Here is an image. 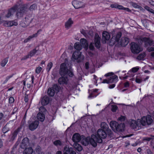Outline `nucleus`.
Masks as SVG:
<instances>
[{"instance_id": "5701e85b", "label": "nucleus", "mask_w": 154, "mask_h": 154, "mask_svg": "<svg viewBox=\"0 0 154 154\" xmlns=\"http://www.w3.org/2000/svg\"><path fill=\"white\" fill-rule=\"evenodd\" d=\"M109 33L106 31H104L102 34V39L105 40H108L110 38Z\"/></svg>"}, {"instance_id": "6e6552de", "label": "nucleus", "mask_w": 154, "mask_h": 154, "mask_svg": "<svg viewBox=\"0 0 154 154\" xmlns=\"http://www.w3.org/2000/svg\"><path fill=\"white\" fill-rule=\"evenodd\" d=\"M140 41L142 42H144L146 46H147L148 45L150 46H154V42L150 39L149 38L144 37L140 38Z\"/></svg>"}, {"instance_id": "7ed1b4c3", "label": "nucleus", "mask_w": 154, "mask_h": 154, "mask_svg": "<svg viewBox=\"0 0 154 154\" xmlns=\"http://www.w3.org/2000/svg\"><path fill=\"white\" fill-rule=\"evenodd\" d=\"M59 73L61 76L68 75L69 77H72L73 75L71 68L70 66L68 67L65 63H62L60 65Z\"/></svg>"}, {"instance_id": "0eeeda50", "label": "nucleus", "mask_w": 154, "mask_h": 154, "mask_svg": "<svg viewBox=\"0 0 154 154\" xmlns=\"http://www.w3.org/2000/svg\"><path fill=\"white\" fill-rule=\"evenodd\" d=\"M56 154H62L61 151H57ZM63 154H76L75 152L72 150L71 148H69L67 146L65 147L64 150Z\"/></svg>"}, {"instance_id": "864d4df0", "label": "nucleus", "mask_w": 154, "mask_h": 154, "mask_svg": "<svg viewBox=\"0 0 154 154\" xmlns=\"http://www.w3.org/2000/svg\"><path fill=\"white\" fill-rule=\"evenodd\" d=\"M139 69L138 67H135L133 68L131 70L132 71L134 72H136Z\"/></svg>"}, {"instance_id": "ea45409f", "label": "nucleus", "mask_w": 154, "mask_h": 154, "mask_svg": "<svg viewBox=\"0 0 154 154\" xmlns=\"http://www.w3.org/2000/svg\"><path fill=\"white\" fill-rule=\"evenodd\" d=\"M8 61V58H6L4 59L1 62V64L2 66L4 67L5 66L6 64L7 63Z\"/></svg>"}, {"instance_id": "ddd939ff", "label": "nucleus", "mask_w": 154, "mask_h": 154, "mask_svg": "<svg viewBox=\"0 0 154 154\" xmlns=\"http://www.w3.org/2000/svg\"><path fill=\"white\" fill-rule=\"evenodd\" d=\"M31 22V20L25 17L20 23V25L23 27H25L28 26Z\"/></svg>"}, {"instance_id": "4468645a", "label": "nucleus", "mask_w": 154, "mask_h": 154, "mask_svg": "<svg viewBox=\"0 0 154 154\" xmlns=\"http://www.w3.org/2000/svg\"><path fill=\"white\" fill-rule=\"evenodd\" d=\"M51 100V98L47 96L44 97L41 100V103L42 106L48 105Z\"/></svg>"}, {"instance_id": "20e7f679", "label": "nucleus", "mask_w": 154, "mask_h": 154, "mask_svg": "<svg viewBox=\"0 0 154 154\" xmlns=\"http://www.w3.org/2000/svg\"><path fill=\"white\" fill-rule=\"evenodd\" d=\"M28 4H25L21 6L16 14L18 18L22 17L23 14L26 13L28 10Z\"/></svg>"}, {"instance_id": "4c0bfd02", "label": "nucleus", "mask_w": 154, "mask_h": 154, "mask_svg": "<svg viewBox=\"0 0 154 154\" xmlns=\"http://www.w3.org/2000/svg\"><path fill=\"white\" fill-rule=\"evenodd\" d=\"M54 144L57 146H61L62 145V143L59 140H57L54 142Z\"/></svg>"}, {"instance_id": "f704fd0d", "label": "nucleus", "mask_w": 154, "mask_h": 154, "mask_svg": "<svg viewBox=\"0 0 154 154\" xmlns=\"http://www.w3.org/2000/svg\"><path fill=\"white\" fill-rule=\"evenodd\" d=\"M100 127L101 128L106 131L109 128L108 125L105 122H103L101 123Z\"/></svg>"}, {"instance_id": "8fccbe9b", "label": "nucleus", "mask_w": 154, "mask_h": 154, "mask_svg": "<svg viewBox=\"0 0 154 154\" xmlns=\"http://www.w3.org/2000/svg\"><path fill=\"white\" fill-rule=\"evenodd\" d=\"M89 48L90 50H93L94 49V44L91 43L89 45Z\"/></svg>"}, {"instance_id": "37998d69", "label": "nucleus", "mask_w": 154, "mask_h": 154, "mask_svg": "<svg viewBox=\"0 0 154 154\" xmlns=\"http://www.w3.org/2000/svg\"><path fill=\"white\" fill-rule=\"evenodd\" d=\"M118 107L116 105H111V110L113 112H115L118 110Z\"/></svg>"}, {"instance_id": "423d86ee", "label": "nucleus", "mask_w": 154, "mask_h": 154, "mask_svg": "<svg viewBox=\"0 0 154 154\" xmlns=\"http://www.w3.org/2000/svg\"><path fill=\"white\" fill-rule=\"evenodd\" d=\"M72 57L74 59L77 60L78 62L81 61L84 58V56L81 54V53L78 51H75L74 52Z\"/></svg>"}, {"instance_id": "a18cd8bd", "label": "nucleus", "mask_w": 154, "mask_h": 154, "mask_svg": "<svg viewBox=\"0 0 154 154\" xmlns=\"http://www.w3.org/2000/svg\"><path fill=\"white\" fill-rule=\"evenodd\" d=\"M39 112H41V113H44L46 111V109H45V108L43 106H41L39 109Z\"/></svg>"}, {"instance_id": "f8f14e48", "label": "nucleus", "mask_w": 154, "mask_h": 154, "mask_svg": "<svg viewBox=\"0 0 154 154\" xmlns=\"http://www.w3.org/2000/svg\"><path fill=\"white\" fill-rule=\"evenodd\" d=\"M4 24L6 27H11L13 26H17L18 25V23L16 20L8 21H5Z\"/></svg>"}, {"instance_id": "2eb2a0df", "label": "nucleus", "mask_w": 154, "mask_h": 154, "mask_svg": "<svg viewBox=\"0 0 154 154\" xmlns=\"http://www.w3.org/2000/svg\"><path fill=\"white\" fill-rule=\"evenodd\" d=\"M72 4L74 8L78 9L83 7V4L82 2L76 0H74L72 2Z\"/></svg>"}, {"instance_id": "a878e982", "label": "nucleus", "mask_w": 154, "mask_h": 154, "mask_svg": "<svg viewBox=\"0 0 154 154\" xmlns=\"http://www.w3.org/2000/svg\"><path fill=\"white\" fill-rule=\"evenodd\" d=\"M73 22L71 18H69L68 20L66 23L65 24V26L66 28L68 29L73 24Z\"/></svg>"}, {"instance_id": "69168bd1", "label": "nucleus", "mask_w": 154, "mask_h": 154, "mask_svg": "<svg viewBox=\"0 0 154 154\" xmlns=\"http://www.w3.org/2000/svg\"><path fill=\"white\" fill-rule=\"evenodd\" d=\"M129 83L128 82H126L124 84V87L125 88L128 87L129 86Z\"/></svg>"}, {"instance_id": "680f3d73", "label": "nucleus", "mask_w": 154, "mask_h": 154, "mask_svg": "<svg viewBox=\"0 0 154 154\" xmlns=\"http://www.w3.org/2000/svg\"><path fill=\"white\" fill-rule=\"evenodd\" d=\"M18 109L17 108V107H15L14 108V109H13V112H12V114H14L15 113L17 112V111Z\"/></svg>"}, {"instance_id": "c9c22d12", "label": "nucleus", "mask_w": 154, "mask_h": 154, "mask_svg": "<svg viewBox=\"0 0 154 154\" xmlns=\"http://www.w3.org/2000/svg\"><path fill=\"white\" fill-rule=\"evenodd\" d=\"M74 147L79 151H81L82 149V147L78 143H75L74 144Z\"/></svg>"}, {"instance_id": "13d9d810", "label": "nucleus", "mask_w": 154, "mask_h": 154, "mask_svg": "<svg viewBox=\"0 0 154 154\" xmlns=\"http://www.w3.org/2000/svg\"><path fill=\"white\" fill-rule=\"evenodd\" d=\"M147 50L149 52L154 51V47H149L147 48Z\"/></svg>"}, {"instance_id": "052dcab7", "label": "nucleus", "mask_w": 154, "mask_h": 154, "mask_svg": "<svg viewBox=\"0 0 154 154\" xmlns=\"http://www.w3.org/2000/svg\"><path fill=\"white\" fill-rule=\"evenodd\" d=\"M131 5L133 7L135 8H137L138 7V5L137 4L134 3H132Z\"/></svg>"}, {"instance_id": "393cba45", "label": "nucleus", "mask_w": 154, "mask_h": 154, "mask_svg": "<svg viewBox=\"0 0 154 154\" xmlns=\"http://www.w3.org/2000/svg\"><path fill=\"white\" fill-rule=\"evenodd\" d=\"M118 123L115 121H112L110 122V125L112 130L115 131L116 127L118 125Z\"/></svg>"}, {"instance_id": "774afa93", "label": "nucleus", "mask_w": 154, "mask_h": 154, "mask_svg": "<svg viewBox=\"0 0 154 154\" xmlns=\"http://www.w3.org/2000/svg\"><path fill=\"white\" fill-rule=\"evenodd\" d=\"M146 152L147 154H151L152 153V152L149 149H147Z\"/></svg>"}, {"instance_id": "e433bc0d", "label": "nucleus", "mask_w": 154, "mask_h": 154, "mask_svg": "<svg viewBox=\"0 0 154 154\" xmlns=\"http://www.w3.org/2000/svg\"><path fill=\"white\" fill-rule=\"evenodd\" d=\"M146 55L144 53L140 54L137 57V59L139 60H142L145 57Z\"/></svg>"}, {"instance_id": "bb28decb", "label": "nucleus", "mask_w": 154, "mask_h": 154, "mask_svg": "<svg viewBox=\"0 0 154 154\" xmlns=\"http://www.w3.org/2000/svg\"><path fill=\"white\" fill-rule=\"evenodd\" d=\"M80 43L83 45L84 48H87L88 44L87 41L85 38H81L80 40Z\"/></svg>"}, {"instance_id": "58836bf2", "label": "nucleus", "mask_w": 154, "mask_h": 154, "mask_svg": "<svg viewBox=\"0 0 154 154\" xmlns=\"http://www.w3.org/2000/svg\"><path fill=\"white\" fill-rule=\"evenodd\" d=\"M37 8V5L35 4H33L29 8V10L31 11H33L35 10Z\"/></svg>"}, {"instance_id": "4be33fe9", "label": "nucleus", "mask_w": 154, "mask_h": 154, "mask_svg": "<svg viewBox=\"0 0 154 154\" xmlns=\"http://www.w3.org/2000/svg\"><path fill=\"white\" fill-rule=\"evenodd\" d=\"M38 119L41 122H43L45 119V116L44 113L39 112L37 115V116Z\"/></svg>"}, {"instance_id": "79ce46f5", "label": "nucleus", "mask_w": 154, "mask_h": 154, "mask_svg": "<svg viewBox=\"0 0 154 154\" xmlns=\"http://www.w3.org/2000/svg\"><path fill=\"white\" fill-rule=\"evenodd\" d=\"M53 66V63L51 62H50L48 63V64L47 65V68H46V70H47L48 72H49L50 69L52 68Z\"/></svg>"}, {"instance_id": "39448f33", "label": "nucleus", "mask_w": 154, "mask_h": 154, "mask_svg": "<svg viewBox=\"0 0 154 154\" xmlns=\"http://www.w3.org/2000/svg\"><path fill=\"white\" fill-rule=\"evenodd\" d=\"M131 52L134 54H138L142 51V48L138 44L134 42L131 43Z\"/></svg>"}, {"instance_id": "a211bd4d", "label": "nucleus", "mask_w": 154, "mask_h": 154, "mask_svg": "<svg viewBox=\"0 0 154 154\" xmlns=\"http://www.w3.org/2000/svg\"><path fill=\"white\" fill-rule=\"evenodd\" d=\"M72 140L75 143L79 142L81 140V137L78 133H75L73 134L72 137Z\"/></svg>"}, {"instance_id": "f3484780", "label": "nucleus", "mask_w": 154, "mask_h": 154, "mask_svg": "<svg viewBox=\"0 0 154 154\" xmlns=\"http://www.w3.org/2000/svg\"><path fill=\"white\" fill-rule=\"evenodd\" d=\"M29 144L28 139L26 137L23 140L20 145V147L21 148L24 149L26 148Z\"/></svg>"}, {"instance_id": "cd10ccee", "label": "nucleus", "mask_w": 154, "mask_h": 154, "mask_svg": "<svg viewBox=\"0 0 154 154\" xmlns=\"http://www.w3.org/2000/svg\"><path fill=\"white\" fill-rule=\"evenodd\" d=\"M74 48L78 50H80L82 48V46L80 43L77 42L75 43L74 45Z\"/></svg>"}, {"instance_id": "1a4fd4ad", "label": "nucleus", "mask_w": 154, "mask_h": 154, "mask_svg": "<svg viewBox=\"0 0 154 154\" xmlns=\"http://www.w3.org/2000/svg\"><path fill=\"white\" fill-rule=\"evenodd\" d=\"M18 8V6L17 5H14L13 7L8 10L7 14L5 15L6 17L7 18H9L13 15Z\"/></svg>"}, {"instance_id": "9b49d317", "label": "nucleus", "mask_w": 154, "mask_h": 154, "mask_svg": "<svg viewBox=\"0 0 154 154\" xmlns=\"http://www.w3.org/2000/svg\"><path fill=\"white\" fill-rule=\"evenodd\" d=\"M122 35V33L120 32L117 34L116 37H113L110 40V42L112 43V45H114L116 42H118L120 38Z\"/></svg>"}, {"instance_id": "c03bdc74", "label": "nucleus", "mask_w": 154, "mask_h": 154, "mask_svg": "<svg viewBox=\"0 0 154 154\" xmlns=\"http://www.w3.org/2000/svg\"><path fill=\"white\" fill-rule=\"evenodd\" d=\"M41 148L40 146H38L35 149L36 152L38 153V154H44V153L41 152Z\"/></svg>"}, {"instance_id": "72a5a7b5", "label": "nucleus", "mask_w": 154, "mask_h": 154, "mask_svg": "<svg viewBox=\"0 0 154 154\" xmlns=\"http://www.w3.org/2000/svg\"><path fill=\"white\" fill-rule=\"evenodd\" d=\"M54 91L53 89L52 88H49L48 90V93L49 95L50 96H53L54 94Z\"/></svg>"}, {"instance_id": "4d7b16f0", "label": "nucleus", "mask_w": 154, "mask_h": 154, "mask_svg": "<svg viewBox=\"0 0 154 154\" xmlns=\"http://www.w3.org/2000/svg\"><path fill=\"white\" fill-rule=\"evenodd\" d=\"M29 57H30L28 55V54L27 55H26V56H25L24 57H23L21 59V60H26L27 59H28V58H29Z\"/></svg>"}, {"instance_id": "2f4dec72", "label": "nucleus", "mask_w": 154, "mask_h": 154, "mask_svg": "<svg viewBox=\"0 0 154 154\" xmlns=\"http://www.w3.org/2000/svg\"><path fill=\"white\" fill-rule=\"evenodd\" d=\"M20 131V128H18L16 130L13 132L12 136L11 137V139L13 140L17 137V134Z\"/></svg>"}, {"instance_id": "e2e57ef3", "label": "nucleus", "mask_w": 154, "mask_h": 154, "mask_svg": "<svg viewBox=\"0 0 154 154\" xmlns=\"http://www.w3.org/2000/svg\"><path fill=\"white\" fill-rule=\"evenodd\" d=\"M89 63L88 62H87L85 63V68L86 69H89Z\"/></svg>"}, {"instance_id": "7c9ffc66", "label": "nucleus", "mask_w": 154, "mask_h": 154, "mask_svg": "<svg viewBox=\"0 0 154 154\" xmlns=\"http://www.w3.org/2000/svg\"><path fill=\"white\" fill-rule=\"evenodd\" d=\"M38 50V49H36V48H35L30 51L28 54L30 57H31L34 56L37 52Z\"/></svg>"}, {"instance_id": "09e8293b", "label": "nucleus", "mask_w": 154, "mask_h": 154, "mask_svg": "<svg viewBox=\"0 0 154 154\" xmlns=\"http://www.w3.org/2000/svg\"><path fill=\"white\" fill-rule=\"evenodd\" d=\"M125 118L124 116H121L118 118V120L121 121H123L125 120Z\"/></svg>"}, {"instance_id": "dca6fc26", "label": "nucleus", "mask_w": 154, "mask_h": 154, "mask_svg": "<svg viewBox=\"0 0 154 154\" xmlns=\"http://www.w3.org/2000/svg\"><path fill=\"white\" fill-rule=\"evenodd\" d=\"M100 38L98 34H96L94 37V42L95 47L97 48L100 47Z\"/></svg>"}, {"instance_id": "f03ea898", "label": "nucleus", "mask_w": 154, "mask_h": 154, "mask_svg": "<svg viewBox=\"0 0 154 154\" xmlns=\"http://www.w3.org/2000/svg\"><path fill=\"white\" fill-rule=\"evenodd\" d=\"M153 122L151 116L148 115L143 116L141 119H138L137 121L131 120L129 122L130 126L135 130H138L142 126L150 125Z\"/></svg>"}, {"instance_id": "49530a36", "label": "nucleus", "mask_w": 154, "mask_h": 154, "mask_svg": "<svg viewBox=\"0 0 154 154\" xmlns=\"http://www.w3.org/2000/svg\"><path fill=\"white\" fill-rule=\"evenodd\" d=\"M13 75H11L8 76L6 78L4 82L3 83L5 84L6 83L8 80L10 79L13 76Z\"/></svg>"}, {"instance_id": "6e6d98bb", "label": "nucleus", "mask_w": 154, "mask_h": 154, "mask_svg": "<svg viewBox=\"0 0 154 154\" xmlns=\"http://www.w3.org/2000/svg\"><path fill=\"white\" fill-rule=\"evenodd\" d=\"M114 75V73L112 72H110L108 73L105 75L106 77L109 76L111 75Z\"/></svg>"}, {"instance_id": "6ab92c4d", "label": "nucleus", "mask_w": 154, "mask_h": 154, "mask_svg": "<svg viewBox=\"0 0 154 154\" xmlns=\"http://www.w3.org/2000/svg\"><path fill=\"white\" fill-rule=\"evenodd\" d=\"M129 42V39L128 38L123 37L122 38L120 42V44L122 46H125L127 45Z\"/></svg>"}, {"instance_id": "de8ad7c7", "label": "nucleus", "mask_w": 154, "mask_h": 154, "mask_svg": "<svg viewBox=\"0 0 154 154\" xmlns=\"http://www.w3.org/2000/svg\"><path fill=\"white\" fill-rule=\"evenodd\" d=\"M42 68L41 67H38L37 68L35 72L37 73L38 74L42 70Z\"/></svg>"}, {"instance_id": "b1692460", "label": "nucleus", "mask_w": 154, "mask_h": 154, "mask_svg": "<svg viewBox=\"0 0 154 154\" xmlns=\"http://www.w3.org/2000/svg\"><path fill=\"white\" fill-rule=\"evenodd\" d=\"M118 80V77L116 75H114L110 77L108 79L109 83L116 82Z\"/></svg>"}, {"instance_id": "f257e3e1", "label": "nucleus", "mask_w": 154, "mask_h": 154, "mask_svg": "<svg viewBox=\"0 0 154 154\" xmlns=\"http://www.w3.org/2000/svg\"><path fill=\"white\" fill-rule=\"evenodd\" d=\"M107 136V134L104 130L101 129H99L97 134L95 135L93 134L91 137H88L84 140L86 143L84 144L85 146L88 144L89 143L94 147L97 146V143H101L102 142V139L105 138Z\"/></svg>"}, {"instance_id": "5fc2aeb1", "label": "nucleus", "mask_w": 154, "mask_h": 154, "mask_svg": "<svg viewBox=\"0 0 154 154\" xmlns=\"http://www.w3.org/2000/svg\"><path fill=\"white\" fill-rule=\"evenodd\" d=\"M14 101V99L12 97H11L9 99V102L10 103H13Z\"/></svg>"}, {"instance_id": "c756f323", "label": "nucleus", "mask_w": 154, "mask_h": 154, "mask_svg": "<svg viewBox=\"0 0 154 154\" xmlns=\"http://www.w3.org/2000/svg\"><path fill=\"white\" fill-rule=\"evenodd\" d=\"M33 152V150L31 147L28 148H25L24 151V153L25 154H32Z\"/></svg>"}, {"instance_id": "3c124183", "label": "nucleus", "mask_w": 154, "mask_h": 154, "mask_svg": "<svg viewBox=\"0 0 154 154\" xmlns=\"http://www.w3.org/2000/svg\"><path fill=\"white\" fill-rule=\"evenodd\" d=\"M52 88L54 90L55 89L57 91H58L59 89L58 86L56 84H54Z\"/></svg>"}, {"instance_id": "bf43d9fd", "label": "nucleus", "mask_w": 154, "mask_h": 154, "mask_svg": "<svg viewBox=\"0 0 154 154\" xmlns=\"http://www.w3.org/2000/svg\"><path fill=\"white\" fill-rule=\"evenodd\" d=\"M144 8L146 9V10H147V11H149L150 12L151 11V10H152V8H150V7H149L148 6H145L144 7Z\"/></svg>"}, {"instance_id": "412c9836", "label": "nucleus", "mask_w": 154, "mask_h": 154, "mask_svg": "<svg viewBox=\"0 0 154 154\" xmlns=\"http://www.w3.org/2000/svg\"><path fill=\"white\" fill-rule=\"evenodd\" d=\"M125 128V125L123 123H121L120 124L118 123V125L116 127L115 129V131H124Z\"/></svg>"}, {"instance_id": "603ef678", "label": "nucleus", "mask_w": 154, "mask_h": 154, "mask_svg": "<svg viewBox=\"0 0 154 154\" xmlns=\"http://www.w3.org/2000/svg\"><path fill=\"white\" fill-rule=\"evenodd\" d=\"M143 81V80L141 79H140L137 77L136 78L135 81L136 82L138 83H141Z\"/></svg>"}, {"instance_id": "aec40b11", "label": "nucleus", "mask_w": 154, "mask_h": 154, "mask_svg": "<svg viewBox=\"0 0 154 154\" xmlns=\"http://www.w3.org/2000/svg\"><path fill=\"white\" fill-rule=\"evenodd\" d=\"M68 81V79L67 77H63V76H62V77H60L59 79L58 82L60 85L67 84Z\"/></svg>"}, {"instance_id": "a19ab883", "label": "nucleus", "mask_w": 154, "mask_h": 154, "mask_svg": "<svg viewBox=\"0 0 154 154\" xmlns=\"http://www.w3.org/2000/svg\"><path fill=\"white\" fill-rule=\"evenodd\" d=\"M10 130V128L6 125L3 128L2 131L3 133L5 134L8 131Z\"/></svg>"}, {"instance_id": "c85d7f7f", "label": "nucleus", "mask_w": 154, "mask_h": 154, "mask_svg": "<svg viewBox=\"0 0 154 154\" xmlns=\"http://www.w3.org/2000/svg\"><path fill=\"white\" fill-rule=\"evenodd\" d=\"M42 31V30L41 29H39L38 30L37 32L36 33H35L32 35H30L28 37V38L29 41L31 40L32 39L34 38H35L37 37L38 35L39 34V32H41Z\"/></svg>"}, {"instance_id": "473e14b6", "label": "nucleus", "mask_w": 154, "mask_h": 154, "mask_svg": "<svg viewBox=\"0 0 154 154\" xmlns=\"http://www.w3.org/2000/svg\"><path fill=\"white\" fill-rule=\"evenodd\" d=\"M110 7L112 8H117L119 9H122L123 8V7L122 6L118 5L116 3L111 5Z\"/></svg>"}, {"instance_id": "9d476101", "label": "nucleus", "mask_w": 154, "mask_h": 154, "mask_svg": "<svg viewBox=\"0 0 154 154\" xmlns=\"http://www.w3.org/2000/svg\"><path fill=\"white\" fill-rule=\"evenodd\" d=\"M39 124V122L38 121L32 122L29 125V129L32 131H34L38 127Z\"/></svg>"}, {"instance_id": "0e129e2a", "label": "nucleus", "mask_w": 154, "mask_h": 154, "mask_svg": "<svg viewBox=\"0 0 154 154\" xmlns=\"http://www.w3.org/2000/svg\"><path fill=\"white\" fill-rule=\"evenodd\" d=\"M151 139V138L149 137H146L143 138V140L149 141Z\"/></svg>"}, {"instance_id": "338daca9", "label": "nucleus", "mask_w": 154, "mask_h": 154, "mask_svg": "<svg viewBox=\"0 0 154 154\" xmlns=\"http://www.w3.org/2000/svg\"><path fill=\"white\" fill-rule=\"evenodd\" d=\"M149 2L151 5L154 6V1L152 0H149Z\"/></svg>"}]
</instances>
